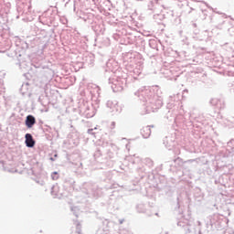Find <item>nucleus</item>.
I'll list each match as a JSON object with an SVG mask.
<instances>
[{
	"label": "nucleus",
	"mask_w": 234,
	"mask_h": 234,
	"mask_svg": "<svg viewBox=\"0 0 234 234\" xmlns=\"http://www.w3.org/2000/svg\"><path fill=\"white\" fill-rule=\"evenodd\" d=\"M26 125L28 129H32L36 125V118L32 115H27L26 118Z\"/></svg>",
	"instance_id": "1"
},
{
	"label": "nucleus",
	"mask_w": 234,
	"mask_h": 234,
	"mask_svg": "<svg viewBox=\"0 0 234 234\" xmlns=\"http://www.w3.org/2000/svg\"><path fill=\"white\" fill-rule=\"evenodd\" d=\"M26 145L27 147H34V145H36V141H34V138L30 133L26 134Z\"/></svg>",
	"instance_id": "2"
},
{
	"label": "nucleus",
	"mask_w": 234,
	"mask_h": 234,
	"mask_svg": "<svg viewBox=\"0 0 234 234\" xmlns=\"http://www.w3.org/2000/svg\"><path fill=\"white\" fill-rule=\"evenodd\" d=\"M142 134L144 136V138H149V136H151V129L150 128H144L142 130Z\"/></svg>",
	"instance_id": "3"
}]
</instances>
